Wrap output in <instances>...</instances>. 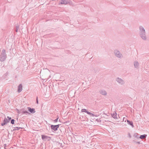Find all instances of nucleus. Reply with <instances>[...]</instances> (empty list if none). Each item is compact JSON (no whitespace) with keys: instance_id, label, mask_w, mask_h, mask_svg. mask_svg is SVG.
I'll use <instances>...</instances> for the list:
<instances>
[{"instance_id":"10","label":"nucleus","mask_w":149,"mask_h":149,"mask_svg":"<svg viewBox=\"0 0 149 149\" xmlns=\"http://www.w3.org/2000/svg\"><path fill=\"white\" fill-rule=\"evenodd\" d=\"M22 89V84H20L18 86L17 91L19 93L20 92Z\"/></svg>"},{"instance_id":"28","label":"nucleus","mask_w":149,"mask_h":149,"mask_svg":"<svg viewBox=\"0 0 149 149\" xmlns=\"http://www.w3.org/2000/svg\"><path fill=\"white\" fill-rule=\"evenodd\" d=\"M86 113H87L88 114L90 115V114H91V113H90V112H89L88 111H87L86 112Z\"/></svg>"},{"instance_id":"31","label":"nucleus","mask_w":149,"mask_h":149,"mask_svg":"<svg viewBox=\"0 0 149 149\" xmlns=\"http://www.w3.org/2000/svg\"><path fill=\"white\" fill-rule=\"evenodd\" d=\"M76 136V135H74L73 136V137H74V138H76V137H75V136Z\"/></svg>"},{"instance_id":"12","label":"nucleus","mask_w":149,"mask_h":149,"mask_svg":"<svg viewBox=\"0 0 149 149\" xmlns=\"http://www.w3.org/2000/svg\"><path fill=\"white\" fill-rule=\"evenodd\" d=\"M134 66L135 68H136L139 66V62L137 61H135L134 63Z\"/></svg>"},{"instance_id":"21","label":"nucleus","mask_w":149,"mask_h":149,"mask_svg":"<svg viewBox=\"0 0 149 149\" xmlns=\"http://www.w3.org/2000/svg\"><path fill=\"white\" fill-rule=\"evenodd\" d=\"M90 115L91 116H95V117H97V116L95 115H94L92 113H91V114H90Z\"/></svg>"},{"instance_id":"16","label":"nucleus","mask_w":149,"mask_h":149,"mask_svg":"<svg viewBox=\"0 0 149 149\" xmlns=\"http://www.w3.org/2000/svg\"><path fill=\"white\" fill-rule=\"evenodd\" d=\"M146 136H147V135L145 134L141 135L139 137V138L140 139H143L146 138Z\"/></svg>"},{"instance_id":"15","label":"nucleus","mask_w":149,"mask_h":149,"mask_svg":"<svg viewBox=\"0 0 149 149\" xmlns=\"http://www.w3.org/2000/svg\"><path fill=\"white\" fill-rule=\"evenodd\" d=\"M22 128L21 127H14V129L12 131H14L15 130H18L20 129H22Z\"/></svg>"},{"instance_id":"13","label":"nucleus","mask_w":149,"mask_h":149,"mask_svg":"<svg viewBox=\"0 0 149 149\" xmlns=\"http://www.w3.org/2000/svg\"><path fill=\"white\" fill-rule=\"evenodd\" d=\"M127 122L128 124L130 125L132 127H134L133 123L132 121H131L129 120H127Z\"/></svg>"},{"instance_id":"30","label":"nucleus","mask_w":149,"mask_h":149,"mask_svg":"<svg viewBox=\"0 0 149 149\" xmlns=\"http://www.w3.org/2000/svg\"><path fill=\"white\" fill-rule=\"evenodd\" d=\"M96 121H97L98 122H99V120L98 119H97L96 120Z\"/></svg>"},{"instance_id":"3","label":"nucleus","mask_w":149,"mask_h":149,"mask_svg":"<svg viewBox=\"0 0 149 149\" xmlns=\"http://www.w3.org/2000/svg\"><path fill=\"white\" fill-rule=\"evenodd\" d=\"M114 53L115 56L120 58H122L123 57V55L118 50L115 49L114 50Z\"/></svg>"},{"instance_id":"33","label":"nucleus","mask_w":149,"mask_h":149,"mask_svg":"<svg viewBox=\"0 0 149 149\" xmlns=\"http://www.w3.org/2000/svg\"><path fill=\"white\" fill-rule=\"evenodd\" d=\"M49 139H48L47 140H48V141H49Z\"/></svg>"},{"instance_id":"23","label":"nucleus","mask_w":149,"mask_h":149,"mask_svg":"<svg viewBox=\"0 0 149 149\" xmlns=\"http://www.w3.org/2000/svg\"><path fill=\"white\" fill-rule=\"evenodd\" d=\"M58 117L55 120H54V122H55V123L57 122L58 121Z\"/></svg>"},{"instance_id":"9","label":"nucleus","mask_w":149,"mask_h":149,"mask_svg":"<svg viewBox=\"0 0 149 149\" xmlns=\"http://www.w3.org/2000/svg\"><path fill=\"white\" fill-rule=\"evenodd\" d=\"M100 93L103 95H106L107 94L106 92L104 90H100L99 91Z\"/></svg>"},{"instance_id":"18","label":"nucleus","mask_w":149,"mask_h":149,"mask_svg":"<svg viewBox=\"0 0 149 149\" xmlns=\"http://www.w3.org/2000/svg\"><path fill=\"white\" fill-rule=\"evenodd\" d=\"M15 120L14 119H13L11 120V123L12 124H14L15 123Z\"/></svg>"},{"instance_id":"27","label":"nucleus","mask_w":149,"mask_h":149,"mask_svg":"<svg viewBox=\"0 0 149 149\" xmlns=\"http://www.w3.org/2000/svg\"><path fill=\"white\" fill-rule=\"evenodd\" d=\"M24 113H26V114H28V113L29 114H30V113H29L28 112V111H24Z\"/></svg>"},{"instance_id":"11","label":"nucleus","mask_w":149,"mask_h":149,"mask_svg":"<svg viewBox=\"0 0 149 149\" xmlns=\"http://www.w3.org/2000/svg\"><path fill=\"white\" fill-rule=\"evenodd\" d=\"M69 3L68 0H62L61 2V4L66 5Z\"/></svg>"},{"instance_id":"8","label":"nucleus","mask_w":149,"mask_h":149,"mask_svg":"<svg viewBox=\"0 0 149 149\" xmlns=\"http://www.w3.org/2000/svg\"><path fill=\"white\" fill-rule=\"evenodd\" d=\"M41 137L43 141H45L46 139H48V138H50V137L43 135H41Z\"/></svg>"},{"instance_id":"20","label":"nucleus","mask_w":149,"mask_h":149,"mask_svg":"<svg viewBox=\"0 0 149 149\" xmlns=\"http://www.w3.org/2000/svg\"><path fill=\"white\" fill-rule=\"evenodd\" d=\"M19 26H16V29H15V31L16 32H18V29H19Z\"/></svg>"},{"instance_id":"17","label":"nucleus","mask_w":149,"mask_h":149,"mask_svg":"<svg viewBox=\"0 0 149 149\" xmlns=\"http://www.w3.org/2000/svg\"><path fill=\"white\" fill-rule=\"evenodd\" d=\"M134 136L137 139L139 138V135L137 133H135L134 135Z\"/></svg>"},{"instance_id":"7","label":"nucleus","mask_w":149,"mask_h":149,"mask_svg":"<svg viewBox=\"0 0 149 149\" xmlns=\"http://www.w3.org/2000/svg\"><path fill=\"white\" fill-rule=\"evenodd\" d=\"M8 122V121L7 119L6 118H5L3 120V122L1 123V125L2 126H3L5 125Z\"/></svg>"},{"instance_id":"14","label":"nucleus","mask_w":149,"mask_h":149,"mask_svg":"<svg viewBox=\"0 0 149 149\" xmlns=\"http://www.w3.org/2000/svg\"><path fill=\"white\" fill-rule=\"evenodd\" d=\"M111 115L112 117L114 119H116L117 118V114L116 113V112H115L114 113H113L112 114H111Z\"/></svg>"},{"instance_id":"29","label":"nucleus","mask_w":149,"mask_h":149,"mask_svg":"<svg viewBox=\"0 0 149 149\" xmlns=\"http://www.w3.org/2000/svg\"><path fill=\"white\" fill-rule=\"evenodd\" d=\"M6 146H7V145L5 144H4L3 145V146L4 147V148H5V147H6Z\"/></svg>"},{"instance_id":"2","label":"nucleus","mask_w":149,"mask_h":149,"mask_svg":"<svg viewBox=\"0 0 149 149\" xmlns=\"http://www.w3.org/2000/svg\"><path fill=\"white\" fill-rule=\"evenodd\" d=\"M6 57L7 56L6 54V50L4 49H3L2 50V53H1L0 56V60L1 61H4Z\"/></svg>"},{"instance_id":"24","label":"nucleus","mask_w":149,"mask_h":149,"mask_svg":"<svg viewBox=\"0 0 149 149\" xmlns=\"http://www.w3.org/2000/svg\"><path fill=\"white\" fill-rule=\"evenodd\" d=\"M7 118H8V122H9V121L11 119V117H10L9 116H7Z\"/></svg>"},{"instance_id":"1","label":"nucleus","mask_w":149,"mask_h":149,"mask_svg":"<svg viewBox=\"0 0 149 149\" xmlns=\"http://www.w3.org/2000/svg\"><path fill=\"white\" fill-rule=\"evenodd\" d=\"M139 34L140 37L143 40H147L146 31L144 28L142 26H140L139 27Z\"/></svg>"},{"instance_id":"22","label":"nucleus","mask_w":149,"mask_h":149,"mask_svg":"<svg viewBox=\"0 0 149 149\" xmlns=\"http://www.w3.org/2000/svg\"><path fill=\"white\" fill-rule=\"evenodd\" d=\"M18 113H22V114L24 113V111H22L21 110L20 111H18Z\"/></svg>"},{"instance_id":"5","label":"nucleus","mask_w":149,"mask_h":149,"mask_svg":"<svg viewBox=\"0 0 149 149\" xmlns=\"http://www.w3.org/2000/svg\"><path fill=\"white\" fill-rule=\"evenodd\" d=\"M60 125V124L56 125H51L50 127L52 130H54V131H56L58 130V128L59 127Z\"/></svg>"},{"instance_id":"6","label":"nucleus","mask_w":149,"mask_h":149,"mask_svg":"<svg viewBox=\"0 0 149 149\" xmlns=\"http://www.w3.org/2000/svg\"><path fill=\"white\" fill-rule=\"evenodd\" d=\"M27 109L29 112L31 113H34L36 112L35 109L34 108H31L30 107H28Z\"/></svg>"},{"instance_id":"19","label":"nucleus","mask_w":149,"mask_h":149,"mask_svg":"<svg viewBox=\"0 0 149 149\" xmlns=\"http://www.w3.org/2000/svg\"><path fill=\"white\" fill-rule=\"evenodd\" d=\"M87 111V110L85 109H82L81 110V112H85L86 113Z\"/></svg>"},{"instance_id":"32","label":"nucleus","mask_w":149,"mask_h":149,"mask_svg":"<svg viewBox=\"0 0 149 149\" xmlns=\"http://www.w3.org/2000/svg\"><path fill=\"white\" fill-rule=\"evenodd\" d=\"M137 143H140V142H137Z\"/></svg>"},{"instance_id":"4","label":"nucleus","mask_w":149,"mask_h":149,"mask_svg":"<svg viewBox=\"0 0 149 149\" xmlns=\"http://www.w3.org/2000/svg\"><path fill=\"white\" fill-rule=\"evenodd\" d=\"M116 80L119 84L121 85H123L125 83V81L123 79L119 77L116 78Z\"/></svg>"},{"instance_id":"34","label":"nucleus","mask_w":149,"mask_h":149,"mask_svg":"<svg viewBox=\"0 0 149 149\" xmlns=\"http://www.w3.org/2000/svg\"><path fill=\"white\" fill-rule=\"evenodd\" d=\"M59 121H60V120H59Z\"/></svg>"},{"instance_id":"25","label":"nucleus","mask_w":149,"mask_h":149,"mask_svg":"<svg viewBox=\"0 0 149 149\" xmlns=\"http://www.w3.org/2000/svg\"><path fill=\"white\" fill-rule=\"evenodd\" d=\"M36 103L37 104H38V97H36Z\"/></svg>"},{"instance_id":"26","label":"nucleus","mask_w":149,"mask_h":149,"mask_svg":"<svg viewBox=\"0 0 149 149\" xmlns=\"http://www.w3.org/2000/svg\"><path fill=\"white\" fill-rule=\"evenodd\" d=\"M128 137H129L130 138L131 137V134L130 133H128Z\"/></svg>"}]
</instances>
